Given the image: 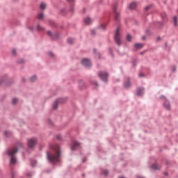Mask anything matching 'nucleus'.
Segmentation results:
<instances>
[{"label": "nucleus", "instance_id": "f257e3e1", "mask_svg": "<svg viewBox=\"0 0 178 178\" xmlns=\"http://www.w3.org/2000/svg\"><path fill=\"white\" fill-rule=\"evenodd\" d=\"M50 148L54 149L55 151L54 154L47 152V158L48 160L50 162H52V163H55V162H59V158L60 157V148L59 147V145H51Z\"/></svg>", "mask_w": 178, "mask_h": 178}, {"label": "nucleus", "instance_id": "f03ea898", "mask_svg": "<svg viewBox=\"0 0 178 178\" xmlns=\"http://www.w3.org/2000/svg\"><path fill=\"white\" fill-rule=\"evenodd\" d=\"M17 147L10 148L7 150V154L9 157H10V163L15 165L16 163V157H15V154L17 153Z\"/></svg>", "mask_w": 178, "mask_h": 178}, {"label": "nucleus", "instance_id": "7ed1b4c3", "mask_svg": "<svg viewBox=\"0 0 178 178\" xmlns=\"http://www.w3.org/2000/svg\"><path fill=\"white\" fill-rule=\"evenodd\" d=\"M99 77L102 80V81H104V83H106L108 81V76L109 74L106 72H102L100 71L98 73Z\"/></svg>", "mask_w": 178, "mask_h": 178}, {"label": "nucleus", "instance_id": "20e7f679", "mask_svg": "<svg viewBox=\"0 0 178 178\" xmlns=\"http://www.w3.org/2000/svg\"><path fill=\"white\" fill-rule=\"evenodd\" d=\"M115 40L118 45H120L122 44V41L120 40V33H119V28H118L115 35Z\"/></svg>", "mask_w": 178, "mask_h": 178}, {"label": "nucleus", "instance_id": "39448f33", "mask_svg": "<svg viewBox=\"0 0 178 178\" xmlns=\"http://www.w3.org/2000/svg\"><path fill=\"white\" fill-rule=\"evenodd\" d=\"M35 144H37V138H32L28 140V145L29 148H33Z\"/></svg>", "mask_w": 178, "mask_h": 178}, {"label": "nucleus", "instance_id": "423d86ee", "mask_svg": "<svg viewBox=\"0 0 178 178\" xmlns=\"http://www.w3.org/2000/svg\"><path fill=\"white\" fill-rule=\"evenodd\" d=\"M82 65H83V66L90 67L91 66V61H90L88 58H83L82 60Z\"/></svg>", "mask_w": 178, "mask_h": 178}, {"label": "nucleus", "instance_id": "0eeeda50", "mask_svg": "<svg viewBox=\"0 0 178 178\" xmlns=\"http://www.w3.org/2000/svg\"><path fill=\"white\" fill-rule=\"evenodd\" d=\"M77 148H80V143L79 142H74L72 146V151L77 149Z\"/></svg>", "mask_w": 178, "mask_h": 178}, {"label": "nucleus", "instance_id": "6e6552de", "mask_svg": "<svg viewBox=\"0 0 178 178\" xmlns=\"http://www.w3.org/2000/svg\"><path fill=\"white\" fill-rule=\"evenodd\" d=\"M143 94H144V88H138L137 89V95H138L140 97V96L143 95Z\"/></svg>", "mask_w": 178, "mask_h": 178}, {"label": "nucleus", "instance_id": "1a4fd4ad", "mask_svg": "<svg viewBox=\"0 0 178 178\" xmlns=\"http://www.w3.org/2000/svg\"><path fill=\"white\" fill-rule=\"evenodd\" d=\"M113 10H114V15H115V20L118 21L120 14L116 10V7H113Z\"/></svg>", "mask_w": 178, "mask_h": 178}, {"label": "nucleus", "instance_id": "9d476101", "mask_svg": "<svg viewBox=\"0 0 178 178\" xmlns=\"http://www.w3.org/2000/svg\"><path fill=\"white\" fill-rule=\"evenodd\" d=\"M59 102H62V99H58L54 102L53 106L54 109H58V104H59Z\"/></svg>", "mask_w": 178, "mask_h": 178}, {"label": "nucleus", "instance_id": "9b49d317", "mask_svg": "<svg viewBox=\"0 0 178 178\" xmlns=\"http://www.w3.org/2000/svg\"><path fill=\"white\" fill-rule=\"evenodd\" d=\"M85 23L86 24H91V23H92V20L91 19V18L87 17L86 18H85Z\"/></svg>", "mask_w": 178, "mask_h": 178}, {"label": "nucleus", "instance_id": "f8f14e48", "mask_svg": "<svg viewBox=\"0 0 178 178\" xmlns=\"http://www.w3.org/2000/svg\"><path fill=\"white\" fill-rule=\"evenodd\" d=\"M143 47H144V44H143L141 43L135 44V48H136V49H141V48H143Z\"/></svg>", "mask_w": 178, "mask_h": 178}, {"label": "nucleus", "instance_id": "ddd939ff", "mask_svg": "<svg viewBox=\"0 0 178 178\" xmlns=\"http://www.w3.org/2000/svg\"><path fill=\"white\" fill-rule=\"evenodd\" d=\"M164 106L165 109H167V111H169V109H170V104H169L168 101L165 102Z\"/></svg>", "mask_w": 178, "mask_h": 178}, {"label": "nucleus", "instance_id": "4468645a", "mask_svg": "<svg viewBox=\"0 0 178 178\" xmlns=\"http://www.w3.org/2000/svg\"><path fill=\"white\" fill-rule=\"evenodd\" d=\"M137 8V3L133 2L129 5V8L130 9H136Z\"/></svg>", "mask_w": 178, "mask_h": 178}, {"label": "nucleus", "instance_id": "2eb2a0df", "mask_svg": "<svg viewBox=\"0 0 178 178\" xmlns=\"http://www.w3.org/2000/svg\"><path fill=\"white\" fill-rule=\"evenodd\" d=\"M35 80H37V76H31L29 79V81H31V83H34V81H35Z\"/></svg>", "mask_w": 178, "mask_h": 178}, {"label": "nucleus", "instance_id": "dca6fc26", "mask_svg": "<svg viewBox=\"0 0 178 178\" xmlns=\"http://www.w3.org/2000/svg\"><path fill=\"white\" fill-rule=\"evenodd\" d=\"M38 19L39 20H42L44 19V14L43 13H39L38 15Z\"/></svg>", "mask_w": 178, "mask_h": 178}, {"label": "nucleus", "instance_id": "f3484780", "mask_svg": "<svg viewBox=\"0 0 178 178\" xmlns=\"http://www.w3.org/2000/svg\"><path fill=\"white\" fill-rule=\"evenodd\" d=\"M152 168L154 169V170H158V169H159V166H158L157 164H154V165L152 166Z\"/></svg>", "mask_w": 178, "mask_h": 178}, {"label": "nucleus", "instance_id": "a211bd4d", "mask_svg": "<svg viewBox=\"0 0 178 178\" xmlns=\"http://www.w3.org/2000/svg\"><path fill=\"white\" fill-rule=\"evenodd\" d=\"M67 42L68 44H73L74 42V39L70 38L67 39Z\"/></svg>", "mask_w": 178, "mask_h": 178}, {"label": "nucleus", "instance_id": "6ab92c4d", "mask_svg": "<svg viewBox=\"0 0 178 178\" xmlns=\"http://www.w3.org/2000/svg\"><path fill=\"white\" fill-rule=\"evenodd\" d=\"M4 134H5L6 137H10V136H12V134L8 131H6Z\"/></svg>", "mask_w": 178, "mask_h": 178}, {"label": "nucleus", "instance_id": "aec40b11", "mask_svg": "<svg viewBox=\"0 0 178 178\" xmlns=\"http://www.w3.org/2000/svg\"><path fill=\"white\" fill-rule=\"evenodd\" d=\"M45 8H47V4H45L44 3H42L40 4V9L44 10V9H45Z\"/></svg>", "mask_w": 178, "mask_h": 178}, {"label": "nucleus", "instance_id": "412c9836", "mask_svg": "<svg viewBox=\"0 0 178 178\" xmlns=\"http://www.w3.org/2000/svg\"><path fill=\"white\" fill-rule=\"evenodd\" d=\"M173 22H174V26H177V17H174L173 19Z\"/></svg>", "mask_w": 178, "mask_h": 178}, {"label": "nucleus", "instance_id": "4be33fe9", "mask_svg": "<svg viewBox=\"0 0 178 178\" xmlns=\"http://www.w3.org/2000/svg\"><path fill=\"white\" fill-rule=\"evenodd\" d=\"M18 101L19 100L17 99V98L13 99V105H16V104H17Z\"/></svg>", "mask_w": 178, "mask_h": 178}, {"label": "nucleus", "instance_id": "5701e85b", "mask_svg": "<svg viewBox=\"0 0 178 178\" xmlns=\"http://www.w3.org/2000/svg\"><path fill=\"white\" fill-rule=\"evenodd\" d=\"M124 87L126 88H129V87H130V81H128L126 83H124Z\"/></svg>", "mask_w": 178, "mask_h": 178}, {"label": "nucleus", "instance_id": "b1692460", "mask_svg": "<svg viewBox=\"0 0 178 178\" xmlns=\"http://www.w3.org/2000/svg\"><path fill=\"white\" fill-rule=\"evenodd\" d=\"M38 31H42L44 30V27H42L41 26H38Z\"/></svg>", "mask_w": 178, "mask_h": 178}, {"label": "nucleus", "instance_id": "393cba45", "mask_svg": "<svg viewBox=\"0 0 178 178\" xmlns=\"http://www.w3.org/2000/svg\"><path fill=\"white\" fill-rule=\"evenodd\" d=\"M127 41H131V35H127Z\"/></svg>", "mask_w": 178, "mask_h": 178}, {"label": "nucleus", "instance_id": "a878e982", "mask_svg": "<svg viewBox=\"0 0 178 178\" xmlns=\"http://www.w3.org/2000/svg\"><path fill=\"white\" fill-rule=\"evenodd\" d=\"M100 28L102 29V30H105V24H102L100 26Z\"/></svg>", "mask_w": 178, "mask_h": 178}, {"label": "nucleus", "instance_id": "bb28decb", "mask_svg": "<svg viewBox=\"0 0 178 178\" xmlns=\"http://www.w3.org/2000/svg\"><path fill=\"white\" fill-rule=\"evenodd\" d=\"M103 173L104 176H108V170H104Z\"/></svg>", "mask_w": 178, "mask_h": 178}, {"label": "nucleus", "instance_id": "cd10ccee", "mask_svg": "<svg viewBox=\"0 0 178 178\" xmlns=\"http://www.w3.org/2000/svg\"><path fill=\"white\" fill-rule=\"evenodd\" d=\"M67 2H70V3H73L74 2V0H67Z\"/></svg>", "mask_w": 178, "mask_h": 178}, {"label": "nucleus", "instance_id": "c85d7f7f", "mask_svg": "<svg viewBox=\"0 0 178 178\" xmlns=\"http://www.w3.org/2000/svg\"><path fill=\"white\" fill-rule=\"evenodd\" d=\"M139 77H144V74L140 73V74H139Z\"/></svg>", "mask_w": 178, "mask_h": 178}, {"label": "nucleus", "instance_id": "c756f323", "mask_svg": "<svg viewBox=\"0 0 178 178\" xmlns=\"http://www.w3.org/2000/svg\"><path fill=\"white\" fill-rule=\"evenodd\" d=\"M35 163H37V161H34V164H33V163H31V165L32 166H35Z\"/></svg>", "mask_w": 178, "mask_h": 178}, {"label": "nucleus", "instance_id": "7c9ffc66", "mask_svg": "<svg viewBox=\"0 0 178 178\" xmlns=\"http://www.w3.org/2000/svg\"><path fill=\"white\" fill-rule=\"evenodd\" d=\"M149 8H151L150 6H147V7H145V10H148V9H149Z\"/></svg>", "mask_w": 178, "mask_h": 178}, {"label": "nucleus", "instance_id": "2f4dec72", "mask_svg": "<svg viewBox=\"0 0 178 178\" xmlns=\"http://www.w3.org/2000/svg\"><path fill=\"white\" fill-rule=\"evenodd\" d=\"M13 55H16V50H13Z\"/></svg>", "mask_w": 178, "mask_h": 178}, {"label": "nucleus", "instance_id": "473e14b6", "mask_svg": "<svg viewBox=\"0 0 178 178\" xmlns=\"http://www.w3.org/2000/svg\"><path fill=\"white\" fill-rule=\"evenodd\" d=\"M49 55H50V56H54V54L52 52H49Z\"/></svg>", "mask_w": 178, "mask_h": 178}, {"label": "nucleus", "instance_id": "72a5a7b5", "mask_svg": "<svg viewBox=\"0 0 178 178\" xmlns=\"http://www.w3.org/2000/svg\"><path fill=\"white\" fill-rule=\"evenodd\" d=\"M92 34L94 35L95 34V30H92Z\"/></svg>", "mask_w": 178, "mask_h": 178}, {"label": "nucleus", "instance_id": "f704fd0d", "mask_svg": "<svg viewBox=\"0 0 178 178\" xmlns=\"http://www.w3.org/2000/svg\"><path fill=\"white\" fill-rule=\"evenodd\" d=\"M57 140H60V136H57Z\"/></svg>", "mask_w": 178, "mask_h": 178}, {"label": "nucleus", "instance_id": "c9c22d12", "mask_svg": "<svg viewBox=\"0 0 178 178\" xmlns=\"http://www.w3.org/2000/svg\"><path fill=\"white\" fill-rule=\"evenodd\" d=\"M47 34H48V35H51V31H49L47 32Z\"/></svg>", "mask_w": 178, "mask_h": 178}, {"label": "nucleus", "instance_id": "e433bc0d", "mask_svg": "<svg viewBox=\"0 0 178 178\" xmlns=\"http://www.w3.org/2000/svg\"><path fill=\"white\" fill-rule=\"evenodd\" d=\"M161 99H165V97L164 96H161Z\"/></svg>", "mask_w": 178, "mask_h": 178}, {"label": "nucleus", "instance_id": "4c0bfd02", "mask_svg": "<svg viewBox=\"0 0 178 178\" xmlns=\"http://www.w3.org/2000/svg\"><path fill=\"white\" fill-rule=\"evenodd\" d=\"M143 40H145V36H143Z\"/></svg>", "mask_w": 178, "mask_h": 178}, {"label": "nucleus", "instance_id": "58836bf2", "mask_svg": "<svg viewBox=\"0 0 178 178\" xmlns=\"http://www.w3.org/2000/svg\"><path fill=\"white\" fill-rule=\"evenodd\" d=\"M119 178H124V177H120Z\"/></svg>", "mask_w": 178, "mask_h": 178}, {"label": "nucleus", "instance_id": "ea45409f", "mask_svg": "<svg viewBox=\"0 0 178 178\" xmlns=\"http://www.w3.org/2000/svg\"><path fill=\"white\" fill-rule=\"evenodd\" d=\"M24 61H21L20 63H23Z\"/></svg>", "mask_w": 178, "mask_h": 178}, {"label": "nucleus", "instance_id": "a19ab883", "mask_svg": "<svg viewBox=\"0 0 178 178\" xmlns=\"http://www.w3.org/2000/svg\"><path fill=\"white\" fill-rule=\"evenodd\" d=\"M94 52H95V49H94Z\"/></svg>", "mask_w": 178, "mask_h": 178}]
</instances>
